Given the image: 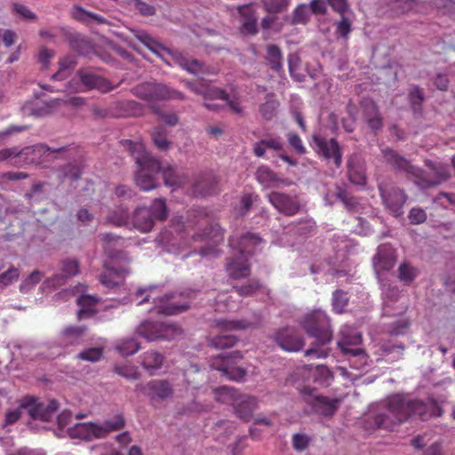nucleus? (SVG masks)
I'll return each mask as SVG.
<instances>
[{
	"label": "nucleus",
	"instance_id": "nucleus-62",
	"mask_svg": "<svg viewBox=\"0 0 455 455\" xmlns=\"http://www.w3.org/2000/svg\"><path fill=\"white\" fill-rule=\"evenodd\" d=\"M352 30V24L348 18L342 16L341 20L337 23L336 35L339 37L347 39Z\"/></svg>",
	"mask_w": 455,
	"mask_h": 455
},
{
	"label": "nucleus",
	"instance_id": "nucleus-10",
	"mask_svg": "<svg viewBox=\"0 0 455 455\" xmlns=\"http://www.w3.org/2000/svg\"><path fill=\"white\" fill-rule=\"evenodd\" d=\"M379 407L381 411L372 418L374 427L393 430L398 420V395L389 396Z\"/></svg>",
	"mask_w": 455,
	"mask_h": 455
},
{
	"label": "nucleus",
	"instance_id": "nucleus-5",
	"mask_svg": "<svg viewBox=\"0 0 455 455\" xmlns=\"http://www.w3.org/2000/svg\"><path fill=\"white\" fill-rule=\"evenodd\" d=\"M168 211L165 200L155 199L149 207H138L132 215V227L140 233L150 232L156 220L167 219Z\"/></svg>",
	"mask_w": 455,
	"mask_h": 455
},
{
	"label": "nucleus",
	"instance_id": "nucleus-32",
	"mask_svg": "<svg viewBox=\"0 0 455 455\" xmlns=\"http://www.w3.org/2000/svg\"><path fill=\"white\" fill-rule=\"evenodd\" d=\"M255 177L257 181L266 188L277 187L279 183L285 184L283 180L266 165L258 168Z\"/></svg>",
	"mask_w": 455,
	"mask_h": 455
},
{
	"label": "nucleus",
	"instance_id": "nucleus-19",
	"mask_svg": "<svg viewBox=\"0 0 455 455\" xmlns=\"http://www.w3.org/2000/svg\"><path fill=\"white\" fill-rule=\"evenodd\" d=\"M193 238L194 240H208L212 243V245L209 247H203L200 250V254L202 256H217L218 250L216 248V245L223 241V231L222 228L218 224L210 225L205 228V230L202 234H196L193 236Z\"/></svg>",
	"mask_w": 455,
	"mask_h": 455
},
{
	"label": "nucleus",
	"instance_id": "nucleus-23",
	"mask_svg": "<svg viewBox=\"0 0 455 455\" xmlns=\"http://www.w3.org/2000/svg\"><path fill=\"white\" fill-rule=\"evenodd\" d=\"M262 239L252 233L246 232L239 239L232 237L229 241L230 246L236 249L238 254H245L251 257L257 247L260 245Z\"/></svg>",
	"mask_w": 455,
	"mask_h": 455
},
{
	"label": "nucleus",
	"instance_id": "nucleus-20",
	"mask_svg": "<svg viewBox=\"0 0 455 455\" xmlns=\"http://www.w3.org/2000/svg\"><path fill=\"white\" fill-rule=\"evenodd\" d=\"M248 255L236 254L228 259L226 269L230 278L238 280L251 275V265Z\"/></svg>",
	"mask_w": 455,
	"mask_h": 455
},
{
	"label": "nucleus",
	"instance_id": "nucleus-60",
	"mask_svg": "<svg viewBox=\"0 0 455 455\" xmlns=\"http://www.w3.org/2000/svg\"><path fill=\"white\" fill-rule=\"evenodd\" d=\"M264 8L271 13H278L288 5L287 0H262Z\"/></svg>",
	"mask_w": 455,
	"mask_h": 455
},
{
	"label": "nucleus",
	"instance_id": "nucleus-31",
	"mask_svg": "<svg viewBox=\"0 0 455 455\" xmlns=\"http://www.w3.org/2000/svg\"><path fill=\"white\" fill-rule=\"evenodd\" d=\"M100 301L97 296L84 294L78 297L77 305L79 310L77 316L79 319L92 317L97 313L96 307Z\"/></svg>",
	"mask_w": 455,
	"mask_h": 455
},
{
	"label": "nucleus",
	"instance_id": "nucleus-9",
	"mask_svg": "<svg viewBox=\"0 0 455 455\" xmlns=\"http://www.w3.org/2000/svg\"><path fill=\"white\" fill-rule=\"evenodd\" d=\"M66 148H52L45 144H36L19 150V164H42L52 158L55 154L61 153Z\"/></svg>",
	"mask_w": 455,
	"mask_h": 455
},
{
	"label": "nucleus",
	"instance_id": "nucleus-25",
	"mask_svg": "<svg viewBox=\"0 0 455 455\" xmlns=\"http://www.w3.org/2000/svg\"><path fill=\"white\" fill-rule=\"evenodd\" d=\"M237 12L240 15L241 30L243 33L255 35L258 33L256 11L251 4L239 5Z\"/></svg>",
	"mask_w": 455,
	"mask_h": 455
},
{
	"label": "nucleus",
	"instance_id": "nucleus-46",
	"mask_svg": "<svg viewBox=\"0 0 455 455\" xmlns=\"http://www.w3.org/2000/svg\"><path fill=\"white\" fill-rule=\"evenodd\" d=\"M379 188L386 207L389 209L394 217H398V204L395 194L392 195L382 185H379Z\"/></svg>",
	"mask_w": 455,
	"mask_h": 455
},
{
	"label": "nucleus",
	"instance_id": "nucleus-3",
	"mask_svg": "<svg viewBox=\"0 0 455 455\" xmlns=\"http://www.w3.org/2000/svg\"><path fill=\"white\" fill-rule=\"evenodd\" d=\"M158 292L156 287L140 288L134 294V299L138 300V305L152 301L156 313L166 315L180 314L189 307L188 296L185 297L180 293L165 294L163 297H159Z\"/></svg>",
	"mask_w": 455,
	"mask_h": 455
},
{
	"label": "nucleus",
	"instance_id": "nucleus-55",
	"mask_svg": "<svg viewBox=\"0 0 455 455\" xmlns=\"http://www.w3.org/2000/svg\"><path fill=\"white\" fill-rule=\"evenodd\" d=\"M309 20V12L305 4H299L293 11L291 24H307Z\"/></svg>",
	"mask_w": 455,
	"mask_h": 455
},
{
	"label": "nucleus",
	"instance_id": "nucleus-2",
	"mask_svg": "<svg viewBox=\"0 0 455 455\" xmlns=\"http://www.w3.org/2000/svg\"><path fill=\"white\" fill-rule=\"evenodd\" d=\"M303 328L309 336L316 339V341L305 351V355L316 358L326 357L328 352L320 346L328 344L333 336L328 315L321 310L313 311L305 316Z\"/></svg>",
	"mask_w": 455,
	"mask_h": 455
},
{
	"label": "nucleus",
	"instance_id": "nucleus-58",
	"mask_svg": "<svg viewBox=\"0 0 455 455\" xmlns=\"http://www.w3.org/2000/svg\"><path fill=\"white\" fill-rule=\"evenodd\" d=\"M418 275V270L409 264L400 265V281L411 283Z\"/></svg>",
	"mask_w": 455,
	"mask_h": 455
},
{
	"label": "nucleus",
	"instance_id": "nucleus-49",
	"mask_svg": "<svg viewBox=\"0 0 455 455\" xmlns=\"http://www.w3.org/2000/svg\"><path fill=\"white\" fill-rule=\"evenodd\" d=\"M409 100L415 113L420 112L421 105L425 100L423 89L413 86L409 92Z\"/></svg>",
	"mask_w": 455,
	"mask_h": 455
},
{
	"label": "nucleus",
	"instance_id": "nucleus-28",
	"mask_svg": "<svg viewBox=\"0 0 455 455\" xmlns=\"http://www.w3.org/2000/svg\"><path fill=\"white\" fill-rule=\"evenodd\" d=\"M258 407L257 398L248 395H242L239 401L234 407V411L237 417L243 421H250L253 411Z\"/></svg>",
	"mask_w": 455,
	"mask_h": 455
},
{
	"label": "nucleus",
	"instance_id": "nucleus-57",
	"mask_svg": "<svg viewBox=\"0 0 455 455\" xmlns=\"http://www.w3.org/2000/svg\"><path fill=\"white\" fill-rule=\"evenodd\" d=\"M180 65L188 72L191 74L204 73V66L197 60H188L181 57L180 60Z\"/></svg>",
	"mask_w": 455,
	"mask_h": 455
},
{
	"label": "nucleus",
	"instance_id": "nucleus-1",
	"mask_svg": "<svg viewBox=\"0 0 455 455\" xmlns=\"http://www.w3.org/2000/svg\"><path fill=\"white\" fill-rule=\"evenodd\" d=\"M124 146L134 158L138 167L135 176L136 185L144 191H149L156 188L155 175L161 170L160 162L150 156L145 148L144 144L132 140L122 141Z\"/></svg>",
	"mask_w": 455,
	"mask_h": 455
},
{
	"label": "nucleus",
	"instance_id": "nucleus-36",
	"mask_svg": "<svg viewBox=\"0 0 455 455\" xmlns=\"http://www.w3.org/2000/svg\"><path fill=\"white\" fill-rule=\"evenodd\" d=\"M85 332L86 327L84 326L67 327L61 332V342L65 346L79 344Z\"/></svg>",
	"mask_w": 455,
	"mask_h": 455
},
{
	"label": "nucleus",
	"instance_id": "nucleus-48",
	"mask_svg": "<svg viewBox=\"0 0 455 455\" xmlns=\"http://www.w3.org/2000/svg\"><path fill=\"white\" fill-rule=\"evenodd\" d=\"M236 342L237 338L234 335H218L212 338L210 340L211 345L219 349L232 347Z\"/></svg>",
	"mask_w": 455,
	"mask_h": 455
},
{
	"label": "nucleus",
	"instance_id": "nucleus-26",
	"mask_svg": "<svg viewBox=\"0 0 455 455\" xmlns=\"http://www.w3.org/2000/svg\"><path fill=\"white\" fill-rule=\"evenodd\" d=\"M219 181L212 173L203 174L193 185L192 193L196 196H207L218 193Z\"/></svg>",
	"mask_w": 455,
	"mask_h": 455
},
{
	"label": "nucleus",
	"instance_id": "nucleus-14",
	"mask_svg": "<svg viewBox=\"0 0 455 455\" xmlns=\"http://www.w3.org/2000/svg\"><path fill=\"white\" fill-rule=\"evenodd\" d=\"M267 198L279 212L286 216H294L299 212L300 204L296 196L274 191L269 193Z\"/></svg>",
	"mask_w": 455,
	"mask_h": 455
},
{
	"label": "nucleus",
	"instance_id": "nucleus-64",
	"mask_svg": "<svg viewBox=\"0 0 455 455\" xmlns=\"http://www.w3.org/2000/svg\"><path fill=\"white\" fill-rule=\"evenodd\" d=\"M434 4L443 14H451L455 12V0H434Z\"/></svg>",
	"mask_w": 455,
	"mask_h": 455
},
{
	"label": "nucleus",
	"instance_id": "nucleus-43",
	"mask_svg": "<svg viewBox=\"0 0 455 455\" xmlns=\"http://www.w3.org/2000/svg\"><path fill=\"white\" fill-rule=\"evenodd\" d=\"M106 222L116 227H127L131 224L129 221L128 210L120 209L118 211L110 212L107 216Z\"/></svg>",
	"mask_w": 455,
	"mask_h": 455
},
{
	"label": "nucleus",
	"instance_id": "nucleus-6",
	"mask_svg": "<svg viewBox=\"0 0 455 455\" xmlns=\"http://www.w3.org/2000/svg\"><path fill=\"white\" fill-rule=\"evenodd\" d=\"M132 92L135 97L148 102L186 99L182 92L156 82L140 83L132 89Z\"/></svg>",
	"mask_w": 455,
	"mask_h": 455
},
{
	"label": "nucleus",
	"instance_id": "nucleus-24",
	"mask_svg": "<svg viewBox=\"0 0 455 455\" xmlns=\"http://www.w3.org/2000/svg\"><path fill=\"white\" fill-rule=\"evenodd\" d=\"M77 75L86 90L97 89L101 92H108L116 87L111 85L106 78L89 70H79Z\"/></svg>",
	"mask_w": 455,
	"mask_h": 455
},
{
	"label": "nucleus",
	"instance_id": "nucleus-17",
	"mask_svg": "<svg viewBox=\"0 0 455 455\" xmlns=\"http://www.w3.org/2000/svg\"><path fill=\"white\" fill-rule=\"evenodd\" d=\"M314 141L316 150L325 159H333L337 168L340 167L342 162V153L336 139L327 140L326 138L315 136Z\"/></svg>",
	"mask_w": 455,
	"mask_h": 455
},
{
	"label": "nucleus",
	"instance_id": "nucleus-33",
	"mask_svg": "<svg viewBox=\"0 0 455 455\" xmlns=\"http://www.w3.org/2000/svg\"><path fill=\"white\" fill-rule=\"evenodd\" d=\"M406 408L412 416H418L421 420H427L432 416L440 415V413H435L436 408L434 405H427L419 400L408 403Z\"/></svg>",
	"mask_w": 455,
	"mask_h": 455
},
{
	"label": "nucleus",
	"instance_id": "nucleus-54",
	"mask_svg": "<svg viewBox=\"0 0 455 455\" xmlns=\"http://www.w3.org/2000/svg\"><path fill=\"white\" fill-rule=\"evenodd\" d=\"M68 42L70 47L79 54H84L89 46L88 42L79 34H70Z\"/></svg>",
	"mask_w": 455,
	"mask_h": 455
},
{
	"label": "nucleus",
	"instance_id": "nucleus-37",
	"mask_svg": "<svg viewBox=\"0 0 455 455\" xmlns=\"http://www.w3.org/2000/svg\"><path fill=\"white\" fill-rule=\"evenodd\" d=\"M280 106L275 94L273 92L267 93L265 98V102L259 108V113L265 120H272L277 114Z\"/></svg>",
	"mask_w": 455,
	"mask_h": 455
},
{
	"label": "nucleus",
	"instance_id": "nucleus-40",
	"mask_svg": "<svg viewBox=\"0 0 455 455\" xmlns=\"http://www.w3.org/2000/svg\"><path fill=\"white\" fill-rule=\"evenodd\" d=\"M164 356L157 351H148L142 356V366L147 370L160 369L164 363Z\"/></svg>",
	"mask_w": 455,
	"mask_h": 455
},
{
	"label": "nucleus",
	"instance_id": "nucleus-35",
	"mask_svg": "<svg viewBox=\"0 0 455 455\" xmlns=\"http://www.w3.org/2000/svg\"><path fill=\"white\" fill-rule=\"evenodd\" d=\"M242 395L237 389L227 386L214 389L215 399L221 403L232 405L233 408Z\"/></svg>",
	"mask_w": 455,
	"mask_h": 455
},
{
	"label": "nucleus",
	"instance_id": "nucleus-30",
	"mask_svg": "<svg viewBox=\"0 0 455 455\" xmlns=\"http://www.w3.org/2000/svg\"><path fill=\"white\" fill-rule=\"evenodd\" d=\"M129 271L124 267H106L100 275V282L107 288H114L123 283Z\"/></svg>",
	"mask_w": 455,
	"mask_h": 455
},
{
	"label": "nucleus",
	"instance_id": "nucleus-7",
	"mask_svg": "<svg viewBox=\"0 0 455 455\" xmlns=\"http://www.w3.org/2000/svg\"><path fill=\"white\" fill-rule=\"evenodd\" d=\"M137 333L148 341L172 340L182 336L183 330L177 323L144 321L138 326Z\"/></svg>",
	"mask_w": 455,
	"mask_h": 455
},
{
	"label": "nucleus",
	"instance_id": "nucleus-4",
	"mask_svg": "<svg viewBox=\"0 0 455 455\" xmlns=\"http://www.w3.org/2000/svg\"><path fill=\"white\" fill-rule=\"evenodd\" d=\"M125 425L122 414H116L112 419H106L101 424L87 422L77 423L68 429V435L72 438H79L84 441L105 438L111 432L122 429Z\"/></svg>",
	"mask_w": 455,
	"mask_h": 455
},
{
	"label": "nucleus",
	"instance_id": "nucleus-29",
	"mask_svg": "<svg viewBox=\"0 0 455 455\" xmlns=\"http://www.w3.org/2000/svg\"><path fill=\"white\" fill-rule=\"evenodd\" d=\"M61 271L63 274L55 275L53 277L48 279L46 282L49 285L53 287L60 286L65 283L67 278L72 277L79 274V262L73 259H67L62 261Z\"/></svg>",
	"mask_w": 455,
	"mask_h": 455
},
{
	"label": "nucleus",
	"instance_id": "nucleus-41",
	"mask_svg": "<svg viewBox=\"0 0 455 455\" xmlns=\"http://www.w3.org/2000/svg\"><path fill=\"white\" fill-rule=\"evenodd\" d=\"M72 18L82 21L87 22L88 19L95 20L99 24H104L107 22L106 19L99 14L91 12L81 7L80 5H75L71 11Z\"/></svg>",
	"mask_w": 455,
	"mask_h": 455
},
{
	"label": "nucleus",
	"instance_id": "nucleus-39",
	"mask_svg": "<svg viewBox=\"0 0 455 455\" xmlns=\"http://www.w3.org/2000/svg\"><path fill=\"white\" fill-rule=\"evenodd\" d=\"M154 145L162 151L167 150L172 142L167 138V130L164 126L154 127L151 132Z\"/></svg>",
	"mask_w": 455,
	"mask_h": 455
},
{
	"label": "nucleus",
	"instance_id": "nucleus-34",
	"mask_svg": "<svg viewBox=\"0 0 455 455\" xmlns=\"http://www.w3.org/2000/svg\"><path fill=\"white\" fill-rule=\"evenodd\" d=\"M160 171H162L164 184L168 187H182L187 184L188 180V177L186 174L178 173L176 168L173 166L168 165L164 168L161 166Z\"/></svg>",
	"mask_w": 455,
	"mask_h": 455
},
{
	"label": "nucleus",
	"instance_id": "nucleus-13",
	"mask_svg": "<svg viewBox=\"0 0 455 455\" xmlns=\"http://www.w3.org/2000/svg\"><path fill=\"white\" fill-rule=\"evenodd\" d=\"M21 407L27 411L33 419L50 421L57 411L58 403L52 400L44 403L37 402L34 397H25L22 400Z\"/></svg>",
	"mask_w": 455,
	"mask_h": 455
},
{
	"label": "nucleus",
	"instance_id": "nucleus-15",
	"mask_svg": "<svg viewBox=\"0 0 455 455\" xmlns=\"http://www.w3.org/2000/svg\"><path fill=\"white\" fill-rule=\"evenodd\" d=\"M339 336L340 339L338 340L337 344L344 355L359 356L364 354V350L361 347H349L350 346H358L362 343L361 333L345 326L339 331Z\"/></svg>",
	"mask_w": 455,
	"mask_h": 455
},
{
	"label": "nucleus",
	"instance_id": "nucleus-8",
	"mask_svg": "<svg viewBox=\"0 0 455 455\" xmlns=\"http://www.w3.org/2000/svg\"><path fill=\"white\" fill-rule=\"evenodd\" d=\"M243 359L240 351H233L228 354L221 355L212 363V367L221 372L223 377L230 380H242L246 371L243 368L235 366V363Z\"/></svg>",
	"mask_w": 455,
	"mask_h": 455
},
{
	"label": "nucleus",
	"instance_id": "nucleus-56",
	"mask_svg": "<svg viewBox=\"0 0 455 455\" xmlns=\"http://www.w3.org/2000/svg\"><path fill=\"white\" fill-rule=\"evenodd\" d=\"M43 277V273L39 270H34L20 285V290L26 292L37 284Z\"/></svg>",
	"mask_w": 455,
	"mask_h": 455
},
{
	"label": "nucleus",
	"instance_id": "nucleus-45",
	"mask_svg": "<svg viewBox=\"0 0 455 455\" xmlns=\"http://www.w3.org/2000/svg\"><path fill=\"white\" fill-rule=\"evenodd\" d=\"M203 96L204 100H214V99H220V100H228V94L226 91L214 87V86H209L208 84L203 83L202 84V89L200 94Z\"/></svg>",
	"mask_w": 455,
	"mask_h": 455
},
{
	"label": "nucleus",
	"instance_id": "nucleus-22",
	"mask_svg": "<svg viewBox=\"0 0 455 455\" xmlns=\"http://www.w3.org/2000/svg\"><path fill=\"white\" fill-rule=\"evenodd\" d=\"M395 264V251L387 243L379 246L377 254L373 258V267L379 275L380 271H388Z\"/></svg>",
	"mask_w": 455,
	"mask_h": 455
},
{
	"label": "nucleus",
	"instance_id": "nucleus-47",
	"mask_svg": "<svg viewBox=\"0 0 455 455\" xmlns=\"http://www.w3.org/2000/svg\"><path fill=\"white\" fill-rule=\"evenodd\" d=\"M348 303L347 293L342 290H336L332 293V310L337 314H342Z\"/></svg>",
	"mask_w": 455,
	"mask_h": 455
},
{
	"label": "nucleus",
	"instance_id": "nucleus-50",
	"mask_svg": "<svg viewBox=\"0 0 455 455\" xmlns=\"http://www.w3.org/2000/svg\"><path fill=\"white\" fill-rule=\"evenodd\" d=\"M59 64V71L52 76V78L55 80L63 79L66 76L65 73L76 66V61L73 56H66L60 60Z\"/></svg>",
	"mask_w": 455,
	"mask_h": 455
},
{
	"label": "nucleus",
	"instance_id": "nucleus-12",
	"mask_svg": "<svg viewBox=\"0 0 455 455\" xmlns=\"http://www.w3.org/2000/svg\"><path fill=\"white\" fill-rule=\"evenodd\" d=\"M142 106L134 100H123L115 102L108 108L99 107L92 108V114L100 118L106 117H124L140 114Z\"/></svg>",
	"mask_w": 455,
	"mask_h": 455
},
{
	"label": "nucleus",
	"instance_id": "nucleus-53",
	"mask_svg": "<svg viewBox=\"0 0 455 455\" xmlns=\"http://www.w3.org/2000/svg\"><path fill=\"white\" fill-rule=\"evenodd\" d=\"M400 1V11L407 12L410 11H415L416 12H427V10L430 7L425 3L419 2L417 0H399Z\"/></svg>",
	"mask_w": 455,
	"mask_h": 455
},
{
	"label": "nucleus",
	"instance_id": "nucleus-38",
	"mask_svg": "<svg viewBox=\"0 0 455 455\" xmlns=\"http://www.w3.org/2000/svg\"><path fill=\"white\" fill-rule=\"evenodd\" d=\"M216 326L224 331H240L246 330L252 326V323L249 321L240 320H229V319H219L216 321Z\"/></svg>",
	"mask_w": 455,
	"mask_h": 455
},
{
	"label": "nucleus",
	"instance_id": "nucleus-52",
	"mask_svg": "<svg viewBox=\"0 0 455 455\" xmlns=\"http://www.w3.org/2000/svg\"><path fill=\"white\" fill-rule=\"evenodd\" d=\"M134 36L146 45L153 52H157V49L160 47L159 44L156 42L147 32L140 29H132Z\"/></svg>",
	"mask_w": 455,
	"mask_h": 455
},
{
	"label": "nucleus",
	"instance_id": "nucleus-59",
	"mask_svg": "<svg viewBox=\"0 0 455 455\" xmlns=\"http://www.w3.org/2000/svg\"><path fill=\"white\" fill-rule=\"evenodd\" d=\"M114 370L116 373L128 379H138L140 378V373L131 365H116Z\"/></svg>",
	"mask_w": 455,
	"mask_h": 455
},
{
	"label": "nucleus",
	"instance_id": "nucleus-18",
	"mask_svg": "<svg viewBox=\"0 0 455 455\" xmlns=\"http://www.w3.org/2000/svg\"><path fill=\"white\" fill-rule=\"evenodd\" d=\"M313 389L304 387L303 394L307 395V403H310L314 411L323 416H332L338 410V400L330 399L323 395H313Z\"/></svg>",
	"mask_w": 455,
	"mask_h": 455
},
{
	"label": "nucleus",
	"instance_id": "nucleus-44",
	"mask_svg": "<svg viewBox=\"0 0 455 455\" xmlns=\"http://www.w3.org/2000/svg\"><path fill=\"white\" fill-rule=\"evenodd\" d=\"M116 348L123 356H129L137 353L140 349V346L135 339L129 338L121 339Z\"/></svg>",
	"mask_w": 455,
	"mask_h": 455
},
{
	"label": "nucleus",
	"instance_id": "nucleus-51",
	"mask_svg": "<svg viewBox=\"0 0 455 455\" xmlns=\"http://www.w3.org/2000/svg\"><path fill=\"white\" fill-rule=\"evenodd\" d=\"M20 276L19 268L11 266L6 271L0 274V288L4 289L17 281Z\"/></svg>",
	"mask_w": 455,
	"mask_h": 455
},
{
	"label": "nucleus",
	"instance_id": "nucleus-27",
	"mask_svg": "<svg viewBox=\"0 0 455 455\" xmlns=\"http://www.w3.org/2000/svg\"><path fill=\"white\" fill-rule=\"evenodd\" d=\"M347 174L349 180L360 186L366 184V175L361 156L358 154L352 155L347 160Z\"/></svg>",
	"mask_w": 455,
	"mask_h": 455
},
{
	"label": "nucleus",
	"instance_id": "nucleus-11",
	"mask_svg": "<svg viewBox=\"0 0 455 455\" xmlns=\"http://www.w3.org/2000/svg\"><path fill=\"white\" fill-rule=\"evenodd\" d=\"M136 388L149 398L153 406L172 398L174 394L172 385L166 379H152L144 385H137Z\"/></svg>",
	"mask_w": 455,
	"mask_h": 455
},
{
	"label": "nucleus",
	"instance_id": "nucleus-21",
	"mask_svg": "<svg viewBox=\"0 0 455 455\" xmlns=\"http://www.w3.org/2000/svg\"><path fill=\"white\" fill-rule=\"evenodd\" d=\"M275 339L281 348L289 352L299 351L305 345L304 339L292 328L277 331Z\"/></svg>",
	"mask_w": 455,
	"mask_h": 455
},
{
	"label": "nucleus",
	"instance_id": "nucleus-61",
	"mask_svg": "<svg viewBox=\"0 0 455 455\" xmlns=\"http://www.w3.org/2000/svg\"><path fill=\"white\" fill-rule=\"evenodd\" d=\"M261 284L258 280H251L247 284L235 287L237 293L240 296H251L258 291Z\"/></svg>",
	"mask_w": 455,
	"mask_h": 455
},
{
	"label": "nucleus",
	"instance_id": "nucleus-42",
	"mask_svg": "<svg viewBox=\"0 0 455 455\" xmlns=\"http://www.w3.org/2000/svg\"><path fill=\"white\" fill-rule=\"evenodd\" d=\"M267 60L270 68L275 71H280L283 68L282 51L276 44H268L267 46Z\"/></svg>",
	"mask_w": 455,
	"mask_h": 455
},
{
	"label": "nucleus",
	"instance_id": "nucleus-63",
	"mask_svg": "<svg viewBox=\"0 0 455 455\" xmlns=\"http://www.w3.org/2000/svg\"><path fill=\"white\" fill-rule=\"evenodd\" d=\"M102 356V349L100 347L88 348L78 354L77 357L81 360L89 362H97Z\"/></svg>",
	"mask_w": 455,
	"mask_h": 455
},
{
	"label": "nucleus",
	"instance_id": "nucleus-16",
	"mask_svg": "<svg viewBox=\"0 0 455 455\" xmlns=\"http://www.w3.org/2000/svg\"><path fill=\"white\" fill-rule=\"evenodd\" d=\"M427 166L429 172L421 178V186L423 188L439 185L451 178L450 168L447 164L427 161Z\"/></svg>",
	"mask_w": 455,
	"mask_h": 455
}]
</instances>
